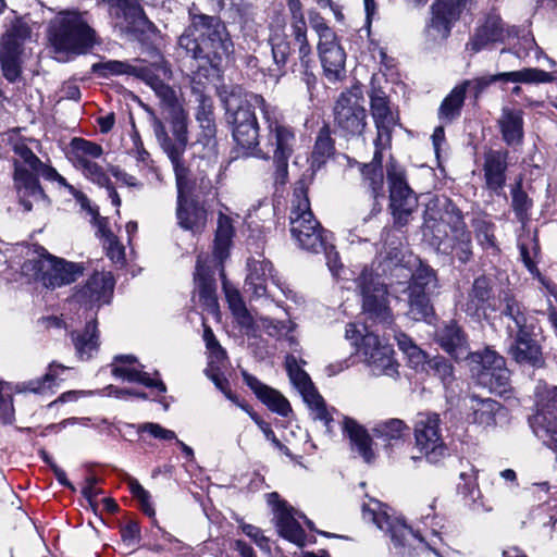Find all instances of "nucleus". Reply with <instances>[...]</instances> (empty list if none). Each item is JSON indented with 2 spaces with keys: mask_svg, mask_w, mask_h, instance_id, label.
<instances>
[{
  "mask_svg": "<svg viewBox=\"0 0 557 557\" xmlns=\"http://www.w3.org/2000/svg\"><path fill=\"white\" fill-rule=\"evenodd\" d=\"M143 66H133L128 62L108 60L92 64L91 71L100 77L109 78L116 75H134L140 78V71Z\"/></svg>",
  "mask_w": 557,
  "mask_h": 557,
  "instance_id": "obj_49",
  "label": "nucleus"
},
{
  "mask_svg": "<svg viewBox=\"0 0 557 557\" xmlns=\"http://www.w3.org/2000/svg\"><path fill=\"white\" fill-rule=\"evenodd\" d=\"M357 287L362 297V310L372 320L389 323L392 311L388 305V292L386 285L380 282L369 269H363L357 278Z\"/></svg>",
  "mask_w": 557,
  "mask_h": 557,
  "instance_id": "obj_14",
  "label": "nucleus"
},
{
  "mask_svg": "<svg viewBox=\"0 0 557 557\" xmlns=\"http://www.w3.org/2000/svg\"><path fill=\"white\" fill-rule=\"evenodd\" d=\"M260 400L273 412L288 417L292 412V406L289 401L276 389L269 387V389L262 394Z\"/></svg>",
  "mask_w": 557,
  "mask_h": 557,
  "instance_id": "obj_60",
  "label": "nucleus"
},
{
  "mask_svg": "<svg viewBox=\"0 0 557 557\" xmlns=\"http://www.w3.org/2000/svg\"><path fill=\"white\" fill-rule=\"evenodd\" d=\"M362 518L366 521L374 523L380 530L389 534L395 554L399 557H411L410 541L417 539L425 547L438 555L435 541L424 542L422 537H418L405 522L393 517L388 512V507L379 500L371 498L362 505Z\"/></svg>",
  "mask_w": 557,
  "mask_h": 557,
  "instance_id": "obj_7",
  "label": "nucleus"
},
{
  "mask_svg": "<svg viewBox=\"0 0 557 557\" xmlns=\"http://www.w3.org/2000/svg\"><path fill=\"white\" fill-rule=\"evenodd\" d=\"M252 97H262L257 94H247L243 101L235 96L225 99L226 119L233 128L234 140L243 148L250 149L258 145L259 125L256 112L260 108L250 103Z\"/></svg>",
  "mask_w": 557,
  "mask_h": 557,
  "instance_id": "obj_10",
  "label": "nucleus"
},
{
  "mask_svg": "<svg viewBox=\"0 0 557 557\" xmlns=\"http://www.w3.org/2000/svg\"><path fill=\"white\" fill-rule=\"evenodd\" d=\"M471 371L478 383L491 392L503 395L510 386V372L504 358L495 350L485 348L483 351L470 352Z\"/></svg>",
  "mask_w": 557,
  "mask_h": 557,
  "instance_id": "obj_12",
  "label": "nucleus"
},
{
  "mask_svg": "<svg viewBox=\"0 0 557 557\" xmlns=\"http://www.w3.org/2000/svg\"><path fill=\"white\" fill-rule=\"evenodd\" d=\"M194 282V297L197 295L199 302L208 311L214 314L218 313L219 304L215 295V281L210 267L206 264L201 256L197 259Z\"/></svg>",
  "mask_w": 557,
  "mask_h": 557,
  "instance_id": "obj_26",
  "label": "nucleus"
},
{
  "mask_svg": "<svg viewBox=\"0 0 557 557\" xmlns=\"http://www.w3.org/2000/svg\"><path fill=\"white\" fill-rule=\"evenodd\" d=\"M290 15V28L294 40L298 46L300 62L307 67L311 62L312 49L307 38V22L300 0H287Z\"/></svg>",
  "mask_w": 557,
  "mask_h": 557,
  "instance_id": "obj_31",
  "label": "nucleus"
},
{
  "mask_svg": "<svg viewBox=\"0 0 557 557\" xmlns=\"http://www.w3.org/2000/svg\"><path fill=\"white\" fill-rule=\"evenodd\" d=\"M473 0H436L431 7V20L426 25V35L433 40L446 39L453 25L465 12H470Z\"/></svg>",
  "mask_w": 557,
  "mask_h": 557,
  "instance_id": "obj_17",
  "label": "nucleus"
},
{
  "mask_svg": "<svg viewBox=\"0 0 557 557\" xmlns=\"http://www.w3.org/2000/svg\"><path fill=\"white\" fill-rule=\"evenodd\" d=\"M467 408L466 418L469 423L483 429L496 425V417L503 410L502 405L492 398H481L470 395L465 404Z\"/></svg>",
  "mask_w": 557,
  "mask_h": 557,
  "instance_id": "obj_28",
  "label": "nucleus"
},
{
  "mask_svg": "<svg viewBox=\"0 0 557 557\" xmlns=\"http://www.w3.org/2000/svg\"><path fill=\"white\" fill-rule=\"evenodd\" d=\"M72 148V161L75 168L85 165L94 161V159L100 158L103 153V149L100 145L86 140L84 138H74L71 141Z\"/></svg>",
  "mask_w": 557,
  "mask_h": 557,
  "instance_id": "obj_45",
  "label": "nucleus"
},
{
  "mask_svg": "<svg viewBox=\"0 0 557 557\" xmlns=\"http://www.w3.org/2000/svg\"><path fill=\"white\" fill-rule=\"evenodd\" d=\"M510 35L511 30L505 27L502 18L497 14H490L484 24L478 27L474 35L470 38L466 45V50L471 54H475L487 45L503 41Z\"/></svg>",
  "mask_w": 557,
  "mask_h": 557,
  "instance_id": "obj_24",
  "label": "nucleus"
},
{
  "mask_svg": "<svg viewBox=\"0 0 557 557\" xmlns=\"http://www.w3.org/2000/svg\"><path fill=\"white\" fill-rule=\"evenodd\" d=\"M387 181L389 185V209L394 223L398 226H405L418 208V197L409 187L405 171L394 163L387 166Z\"/></svg>",
  "mask_w": 557,
  "mask_h": 557,
  "instance_id": "obj_13",
  "label": "nucleus"
},
{
  "mask_svg": "<svg viewBox=\"0 0 557 557\" xmlns=\"http://www.w3.org/2000/svg\"><path fill=\"white\" fill-rule=\"evenodd\" d=\"M511 355L519 363H529L534 367L541 364V350L530 337V331L517 334L516 344L511 347Z\"/></svg>",
  "mask_w": 557,
  "mask_h": 557,
  "instance_id": "obj_42",
  "label": "nucleus"
},
{
  "mask_svg": "<svg viewBox=\"0 0 557 557\" xmlns=\"http://www.w3.org/2000/svg\"><path fill=\"white\" fill-rule=\"evenodd\" d=\"M48 38L58 53L83 54L98 41L96 30L76 11L58 14L49 25Z\"/></svg>",
  "mask_w": 557,
  "mask_h": 557,
  "instance_id": "obj_5",
  "label": "nucleus"
},
{
  "mask_svg": "<svg viewBox=\"0 0 557 557\" xmlns=\"http://www.w3.org/2000/svg\"><path fill=\"white\" fill-rule=\"evenodd\" d=\"M189 183V178L187 180ZM188 188V184L178 189L176 216L178 225L194 234L200 233L206 227L207 223V210L203 206L199 205L195 200H188L183 197L184 190Z\"/></svg>",
  "mask_w": 557,
  "mask_h": 557,
  "instance_id": "obj_25",
  "label": "nucleus"
},
{
  "mask_svg": "<svg viewBox=\"0 0 557 557\" xmlns=\"http://www.w3.org/2000/svg\"><path fill=\"white\" fill-rule=\"evenodd\" d=\"M370 111L376 127L375 147L387 146L391 143L392 131L397 124V116L392 111L388 97L385 91L371 81L369 90Z\"/></svg>",
  "mask_w": 557,
  "mask_h": 557,
  "instance_id": "obj_20",
  "label": "nucleus"
},
{
  "mask_svg": "<svg viewBox=\"0 0 557 557\" xmlns=\"http://www.w3.org/2000/svg\"><path fill=\"white\" fill-rule=\"evenodd\" d=\"M30 28L21 18H14L0 41V63L4 77L14 82L21 74L18 58L24 41L29 38Z\"/></svg>",
  "mask_w": 557,
  "mask_h": 557,
  "instance_id": "obj_15",
  "label": "nucleus"
},
{
  "mask_svg": "<svg viewBox=\"0 0 557 557\" xmlns=\"http://www.w3.org/2000/svg\"><path fill=\"white\" fill-rule=\"evenodd\" d=\"M430 294H409L408 314L416 321L431 323L434 319V309L429 299Z\"/></svg>",
  "mask_w": 557,
  "mask_h": 557,
  "instance_id": "obj_53",
  "label": "nucleus"
},
{
  "mask_svg": "<svg viewBox=\"0 0 557 557\" xmlns=\"http://www.w3.org/2000/svg\"><path fill=\"white\" fill-rule=\"evenodd\" d=\"M285 367L292 384L300 394L313 387L310 376L301 369L294 356L288 355L286 357Z\"/></svg>",
  "mask_w": 557,
  "mask_h": 557,
  "instance_id": "obj_55",
  "label": "nucleus"
},
{
  "mask_svg": "<svg viewBox=\"0 0 557 557\" xmlns=\"http://www.w3.org/2000/svg\"><path fill=\"white\" fill-rule=\"evenodd\" d=\"M308 15L310 25L319 37V42L335 39V37H337L335 32L325 23L319 12L310 10Z\"/></svg>",
  "mask_w": 557,
  "mask_h": 557,
  "instance_id": "obj_63",
  "label": "nucleus"
},
{
  "mask_svg": "<svg viewBox=\"0 0 557 557\" xmlns=\"http://www.w3.org/2000/svg\"><path fill=\"white\" fill-rule=\"evenodd\" d=\"M250 103L260 108V114L267 123V158L271 152L275 165L274 184L283 186L288 181V161L296 145L295 131L281 122L278 109L267 102L263 97H252Z\"/></svg>",
  "mask_w": 557,
  "mask_h": 557,
  "instance_id": "obj_4",
  "label": "nucleus"
},
{
  "mask_svg": "<svg viewBox=\"0 0 557 557\" xmlns=\"http://www.w3.org/2000/svg\"><path fill=\"white\" fill-rule=\"evenodd\" d=\"M290 233L302 249L319 252L327 238L326 232L313 216L307 187L302 181L294 189L292 210L289 215Z\"/></svg>",
  "mask_w": 557,
  "mask_h": 557,
  "instance_id": "obj_6",
  "label": "nucleus"
},
{
  "mask_svg": "<svg viewBox=\"0 0 557 557\" xmlns=\"http://www.w3.org/2000/svg\"><path fill=\"white\" fill-rule=\"evenodd\" d=\"M72 342L76 357L82 361L91 359L99 349V336L96 320L86 324L83 331L72 332Z\"/></svg>",
  "mask_w": 557,
  "mask_h": 557,
  "instance_id": "obj_35",
  "label": "nucleus"
},
{
  "mask_svg": "<svg viewBox=\"0 0 557 557\" xmlns=\"http://www.w3.org/2000/svg\"><path fill=\"white\" fill-rule=\"evenodd\" d=\"M32 172L36 175L37 178L38 176H42L47 181L58 182L60 186L66 188L69 193L72 194L82 203L84 201H87L86 196L83 193L78 191L74 186L69 184L66 180L62 175H60L54 168L39 161V165H36Z\"/></svg>",
  "mask_w": 557,
  "mask_h": 557,
  "instance_id": "obj_54",
  "label": "nucleus"
},
{
  "mask_svg": "<svg viewBox=\"0 0 557 557\" xmlns=\"http://www.w3.org/2000/svg\"><path fill=\"white\" fill-rule=\"evenodd\" d=\"M139 73L140 78L152 88L159 98L160 113L185 110L175 90L164 83L172 78V71L162 58L158 62L143 66Z\"/></svg>",
  "mask_w": 557,
  "mask_h": 557,
  "instance_id": "obj_18",
  "label": "nucleus"
},
{
  "mask_svg": "<svg viewBox=\"0 0 557 557\" xmlns=\"http://www.w3.org/2000/svg\"><path fill=\"white\" fill-rule=\"evenodd\" d=\"M492 286L485 276L474 280L467 296L461 302V309L470 317L481 319L492 308Z\"/></svg>",
  "mask_w": 557,
  "mask_h": 557,
  "instance_id": "obj_27",
  "label": "nucleus"
},
{
  "mask_svg": "<svg viewBox=\"0 0 557 557\" xmlns=\"http://www.w3.org/2000/svg\"><path fill=\"white\" fill-rule=\"evenodd\" d=\"M49 260L52 267L47 269V274L44 276V286L47 288L71 284L83 274L84 268L79 263L69 262L52 255H50Z\"/></svg>",
  "mask_w": 557,
  "mask_h": 557,
  "instance_id": "obj_33",
  "label": "nucleus"
},
{
  "mask_svg": "<svg viewBox=\"0 0 557 557\" xmlns=\"http://www.w3.org/2000/svg\"><path fill=\"white\" fill-rule=\"evenodd\" d=\"M437 287V280L432 269L420 267L411 276L409 294H432Z\"/></svg>",
  "mask_w": 557,
  "mask_h": 557,
  "instance_id": "obj_50",
  "label": "nucleus"
},
{
  "mask_svg": "<svg viewBox=\"0 0 557 557\" xmlns=\"http://www.w3.org/2000/svg\"><path fill=\"white\" fill-rule=\"evenodd\" d=\"M504 301L505 306L502 313L512 321V324L509 323L507 325L508 331L510 333L516 332L517 334L530 331L528 318L521 304L512 297H506Z\"/></svg>",
  "mask_w": 557,
  "mask_h": 557,
  "instance_id": "obj_48",
  "label": "nucleus"
},
{
  "mask_svg": "<svg viewBox=\"0 0 557 557\" xmlns=\"http://www.w3.org/2000/svg\"><path fill=\"white\" fill-rule=\"evenodd\" d=\"M269 44L275 64L278 66L285 65L290 54V45L284 25L276 24L271 27Z\"/></svg>",
  "mask_w": 557,
  "mask_h": 557,
  "instance_id": "obj_47",
  "label": "nucleus"
},
{
  "mask_svg": "<svg viewBox=\"0 0 557 557\" xmlns=\"http://www.w3.org/2000/svg\"><path fill=\"white\" fill-rule=\"evenodd\" d=\"M148 114L156 140L171 161L176 185L182 188L187 184L189 175L184 162V153L189 141L188 112L183 110L157 115L154 111L149 110Z\"/></svg>",
  "mask_w": 557,
  "mask_h": 557,
  "instance_id": "obj_3",
  "label": "nucleus"
},
{
  "mask_svg": "<svg viewBox=\"0 0 557 557\" xmlns=\"http://www.w3.org/2000/svg\"><path fill=\"white\" fill-rule=\"evenodd\" d=\"M50 253L42 247L34 249L27 248L26 259L21 265V272L29 280L38 281L44 284V276L47 269H51L52 263L49 260Z\"/></svg>",
  "mask_w": 557,
  "mask_h": 557,
  "instance_id": "obj_38",
  "label": "nucleus"
},
{
  "mask_svg": "<svg viewBox=\"0 0 557 557\" xmlns=\"http://www.w3.org/2000/svg\"><path fill=\"white\" fill-rule=\"evenodd\" d=\"M424 371L437 376L446 388L455 382L454 367L442 356L429 359Z\"/></svg>",
  "mask_w": 557,
  "mask_h": 557,
  "instance_id": "obj_56",
  "label": "nucleus"
},
{
  "mask_svg": "<svg viewBox=\"0 0 557 557\" xmlns=\"http://www.w3.org/2000/svg\"><path fill=\"white\" fill-rule=\"evenodd\" d=\"M498 126L503 140L508 146L519 145L523 140V112L510 108H503L498 119Z\"/></svg>",
  "mask_w": 557,
  "mask_h": 557,
  "instance_id": "obj_34",
  "label": "nucleus"
},
{
  "mask_svg": "<svg viewBox=\"0 0 557 557\" xmlns=\"http://www.w3.org/2000/svg\"><path fill=\"white\" fill-rule=\"evenodd\" d=\"M178 46L189 57V83L201 71L208 78L233 52V42L225 25L216 16L198 14L178 39Z\"/></svg>",
  "mask_w": 557,
  "mask_h": 557,
  "instance_id": "obj_1",
  "label": "nucleus"
},
{
  "mask_svg": "<svg viewBox=\"0 0 557 557\" xmlns=\"http://www.w3.org/2000/svg\"><path fill=\"white\" fill-rule=\"evenodd\" d=\"M536 413L557 416V386L539 384L535 389Z\"/></svg>",
  "mask_w": 557,
  "mask_h": 557,
  "instance_id": "obj_51",
  "label": "nucleus"
},
{
  "mask_svg": "<svg viewBox=\"0 0 557 557\" xmlns=\"http://www.w3.org/2000/svg\"><path fill=\"white\" fill-rule=\"evenodd\" d=\"M225 297L228 308L240 327L245 330L253 329L255 321L242 298L239 292L224 283Z\"/></svg>",
  "mask_w": 557,
  "mask_h": 557,
  "instance_id": "obj_43",
  "label": "nucleus"
},
{
  "mask_svg": "<svg viewBox=\"0 0 557 557\" xmlns=\"http://www.w3.org/2000/svg\"><path fill=\"white\" fill-rule=\"evenodd\" d=\"M406 431V424L399 419H389L377 423L373 428L374 435L384 441L399 440Z\"/></svg>",
  "mask_w": 557,
  "mask_h": 557,
  "instance_id": "obj_59",
  "label": "nucleus"
},
{
  "mask_svg": "<svg viewBox=\"0 0 557 557\" xmlns=\"http://www.w3.org/2000/svg\"><path fill=\"white\" fill-rule=\"evenodd\" d=\"M301 396L310 408L313 419L323 422L326 429L330 430V424L333 421V418L326 408L324 399L317 392L314 386L307 392H304Z\"/></svg>",
  "mask_w": 557,
  "mask_h": 557,
  "instance_id": "obj_52",
  "label": "nucleus"
},
{
  "mask_svg": "<svg viewBox=\"0 0 557 557\" xmlns=\"http://www.w3.org/2000/svg\"><path fill=\"white\" fill-rule=\"evenodd\" d=\"M234 235V227L232 219L220 213L218 219V227L214 240V256L222 262L227 257V250Z\"/></svg>",
  "mask_w": 557,
  "mask_h": 557,
  "instance_id": "obj_46",
  "label": "nucleus"
},
{
  "mask_svg": "<svg viewBox=\"0 0 557 557\" xmlns=\"http://www.w3.org/2000/svg\"><path fill=\"white\" fill-rule=\"evenodd\" d=\"M531 426L539 438L557 450V416L535 413L531 420Z\"/></svg>",
  "mask_w": 557,
  "mask_h": 557,
  "instance_id": "obj_44",
  "label": "nucleus"
},
{
  "mask_svg": "<svg viewBox=\"0 0 557 557\" xmlns=\"http://www.w3.org/2000/svg\"><path fill=\"white\" fill-rule=\"evenodd\" d=\"M136 358L133 355H120L114 357L111 363V372L115 377L127 382L140 383L147 387H156L161 393L166 392V387L162 381L153 380L147 372L136 368L134 364Z\"/></svg>",
  "mask_w": 557,
  "mask_h": 557,
  "instance_id": "obj_30",
  "label": "nucleus"
},
{
  "mask_svg": "<svg viewBox=\"0 0 557 557\" xmlns=\"http://www.w3.org/2000/svg\"><path fill=\"white\" fill-rule=\"evenodd\" d=\"M248 265L249 274L245 285L256 297H262L267 294V282H275L273 265L269 260H252Z\"/></svg>",
  "mask_w": 557,
  "mask_h": 557,
  "instance_id": "obj_39",
  "label": "nucleus"
},
{
  "mask_svg": "<svg viewBox=\"0 0 557 557\" xmlns=\"http://www.w3.org/2000/svg\"><path fill=\"white\" fill-rule=\"evenodd\" d=\"M474 230L478 242L485 248L495 246L494 225L485 220H475Z\"/></svg>",
  "mask_w": 557,
  "mask_h": 557,
  "instance_id": "obj_64",
  "label": "nucleus"
},
{
  "mask_svg": "<svg viewBox=\"0 0 557 557\" xmlns=\"http://www.w3.org/2000/svg\"><path fill=\"white\" fill-rule=\"evenodd\" d=\"M114 284L111 272H95L74 294V301L90 310L98 309L110 302Z\"/></svg>",
  "mask_w": 557,
  "mask_h": 557,
  "instance_id": "obj_22",
  "label": "nucleus"
},
{
  "mask_svg": "<svg viewBox=\"0 0 557 557\" xmlns=\"http://www.w3.org/2000/svg\"><path fill=\"white\" fill-rule=\"evenodd\" d=\"M436 341L442 349L455 360H465L470 356L466 336L460 326L454 321L438 329Z\"/></svg>",
  "mask_w": 557,
  "mask_h": 557,
  "instance_id": "obj_32",
  "label": "nucleus"
},
{
  "mask_svg": "<svg viewBox=\"0 0 557 557\" xmlns=\"http://www.w3.org/2000/svg\"><path fill=\"white\" fill-rule=\"evenodd\" d=\"M386 146L375 147L374 157L371 163L364 164L361 169L363 186L371 193L374 199L384 196V174L382 169V150Z\"/></svg>",
  "mask_w": 557,
  "mask_h": 557,
  "instance_id": "obj_36",
  "label": "nucleus"
},
{
  "mask_svg": "<svg viewBox=\"0 0 557 557\" xmlns=\"http://www.w3.org/2000/svg\"><path fill=\"white\" fill-rule=\"evenodd\" d=\"M14 421L13 398L8 383L0 381V422L10 424Z\"/></svg>",
  "mask_w": 557,
  "mask_h": 557,
  "instance_id": "obj_62",
  "label": "nucleus"
},
{
  "mask_svg": "<svg viewBox=\"0 0 557 557\" xmlns=\"http://www.w3.org/2000/svg\"><path fill=\"white\" fill-rule=\"evenodd\" d=\"M343 429L350 440L352 449L357 450L366 462H371L374 453L371 447L372 440L367 431L350 418H345Z\"/></svg>",
  "mask_w": 557,
  "mask_h": 557,
  "instance_id": "obj_40",
  "label": "nucleus"
},
{
  "mask_svg": "<svg viewBox=\"0 0 557 557\" xmlns=\"http://www.w3.org/2000/svg\"><path fill=\"white\" fill-rule=\"evenodd\" d=\"M471 86L470 81H465L455 86L444 98L438 109V119L451 122L460 115L461 108L466 99L467 89Z\"/></svg>",
  "mask_w": 557,
  "mask_h": 557,
  "instance_id": "obj_41",
  "label": "nucleus"
},
{
  "mask_svg": "<svg viewBox=\"0 0 557 557\" xmlns=\"http://www.w3.org/2000/svg\"><path fill=\"white\" fill-rule=\"evenodd\" d=\"M101 4L108 7L110 16L116 21L115 25L122 32L138 35L152 27L137 0H101L98 5Z\"/></svg>",
  "mask_w": 557,
  "mask_h": 557,
  "instance_id": "obj_21",
  "label": "nucleus"
},
{
  "mask_svg": "<svg viewBox=\"0 0 557 557\" xmlns=\"http://www.w3.org/2000/svg\"><path fill=\"white\" fill-rule=\"evenodd\" d=\"M508 151L488 150L484 154L483 172L485 186L496 195H502L506 184Z\"/></svg>",
  "mask_w": 557,
  "mask_h": 557,
  "instance_id": "obj_29",
  "label": "nucleus"
},
{
  "mask_svg": "<svg viewBox=\"0 0 557 557\" xmlns=\"http://www.w3.org/2000/svg\"><path fill=\"white\" fill-rule=\"evenodd\" d=\"M208 82V73H197L190 84L193 92L197 95L198 107L195 114L199 126L195 147H201V157L215 154L216 149V127L212 111V100L205 94V87Z\"/></svg>",
  "mask_w": 557,
  "mask_h": 557,
  "instance_id": "obj_11",
  "label": "nucleus"
},
{
  "mask_svg": "<svg viewBox=\"0 0 557 557\" xmlns=\"http://www.w3.org/2000/svg\"><path fill=\"white\" fill-rule=\"evenodd\" d=\"M363 102V91L358 84L339 94L333 113L334 125L341 136L348 139L363 134L367 127V111Z\"/></svg>",
  "mask_w": 557,
  "mask_h": 557,
  "instance_id": "obj_9",
  "label": "nucleus"
},
{
  "mask_svg": "<svg viewBox=\"0 0 557 557\" xmlns=\"http://www.w3.org/2000/svg\"><path fill=\"white\" fill-rule=\"evenodd\" d=\"M275 524L282 537L298 546L305 545L306 533L298 523L292 507L283 506L278 509L275 516Z\"/></svg>",
  "mask_w": 557,
  "mask_h": 557,
  "instance_id": "obj_37",
  "label": "nucleus"
},
{
  "mask_svg": "<svg viewBox=\"0 0 557 557\" xmlns=\"http://www.w3.org/2000/svg\"><path fill=\"white\" fill-rule=\"evenodd\" d=\"M440 422L436 413H420L414 424L416 445L430 462H437L446 451Z\"/></svg>",
  "mask_w": 557,
  "mask_h": 557,
  "instance_id": "obj_19",
  "label": "nucleus"
},
{
  "mask_svg": "<svg viewBox=\"0 0 557 557\" xmlns=\"http://www.w3.org/2000/svg\"><path fill=\"white\" fill-rule=\"evenodd\" d=\"M423 235L432 246L467 262L472 253L471 236L461 211L446 197L429 200L424 210Z\"/></svg>",
  "mask_w": 557,
  "mask_h": 557,
  "instance_id": "obj_2",
  "label": "nucleus"
},
{
  "mask_svg": "<svg viewBox=\"0 0 557 557\" xmlns=\"http://www.w3.org/2000/svg\"><path fill=\"white\" fill-rule=\"evenodd\" d=\"M359 352L373 375L396 377L398 374L399 364L394 358L393 347L382 342L374 333L368 332L362 335Z\"/></svg>",
  "mask_w": 557,
  "mask_h": 557,
  "instance_id": "obj_16",
  "label": "nucleus"
},
{
  "mask_svg": "<svg viewBox=\"0 0 557 557\" xmlns=\"http://www.w3.org/2000/svg\"><path fill=\"white\" fill-rule=\"evenodd\" d=\"M318 52L323 74L330 83L342 82L346 77V53L338 38L318 42Z\"/></svg>",
  "mask_w": 557,
  "mask_h": 557,
  "instance_id": "obj_23",
  "label": "nucleus"
},
{
  "mask_svg": "<svg viewBox=\"0 0 557 557\" xmlns=\"http://www.w3.org/2000/svg\"><path fill=\"white\" fill-rule=\"evenodd\" d=\"M66 368L64 366L52 362L49 364L48 372L41 379L32 380L25 383L24 389L33 393H45L47 389L52 387L55 379Z\"/></svg>",
  "mask_w": 557,
  "mask_h": 557,
  "instance_id": "obj_58",
  "label": "nucleus"
},
{
  "mask_svg": "<svg viewBox=\"0 0 557 557\" xmlns=\"http://www.w3.org/2000/svg\"><path fill=\"white\" fill-rule=\"evenodd\" d=\"M13 151L16 154L14 186L18 203L25 212L32 211L35 206H48L49 199L36 175L32 172L36 165H39L40 159L24 143H15Z\"/></svg>",
  "mask_w": 557,
  "mask_h": 557,
  "instance_id": "obj_8",
  "label": "nucleus"
},
{
  "mask_svg": "<svg viewBox=\"0 0 557 557\" xmlns=\"http://www.w3.org/2000/svg\"><path fill=\"white\" fill-rule=\"evenodd\" d=\"M511 206L520 221H523L528 216V212L532 207V200L529 198L527 193L522 189V178L520 177L512 190H511Z\"/></svg>",
  "mask_w": 557,
  "mask_h": 557,
  "instance_id": "obj_61",
  "label": "nucleus"
},
{
  "mask_svg": "<svg viewBox=\"0 0 557 557\" xmlns=\"http://www.w3.org/2000/svg\"><path fill=\"white\" fill-rule=\"evenodd\" d=\"M334 151V144L331 132L327 126H323L317 136L314 148L312 151L313 162L318 165L323 164Z\"/></svg>",
  "mask_w": 557,
  "mask_h": 557,
  "instance_id": "obj_57",
  "label": "nucleus"
}]
</instances>
